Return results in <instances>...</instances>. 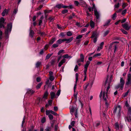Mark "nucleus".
Masks as SVG:
<instances>
[{
	"instance_id": "1",
	"label": "nucleus",
	"mask_w": 131,
	"mask_h": 131,
	"mask_svg": "<svg viewBox=\"0 0 131 131\" xmlns=\"http://www.w3.org/2000/svg\"><path fill=\"white\" fill-rule=\"evenodd\" d=\"M103 95V98L105 101V105L106 106L107 108L108 107L109 104V103L110 102V98H109L108 96H107V94Z\"/></svg>"
},
{
	"instance_id": "2",
	"label": "nucleus",
	"mask_w": 131,
	"mask_h": 131,
	"mask_svg": "<svg viewBox=\"0 0 131 131\" xmlns=\"http://www.w3.org/2000/svg\"><path fill=\"white\" fill-rule=\"evenodd\" d=\"M124 84L125 81L123 80V78H121L120 83L117 86H116V88L118 89L120 87L121 88V90H122L123 88V86Z\"/></svg>"
},
{
	"instance_id": "3",
	"label": "nucleus",
	"mask_w": 131,
	"mask_h": 131,
	"mask_svg": "<svg viewBox=\"0 0 131 131\" xmlns=\"http://www.w3.org/2000/svg\"><path fill=\"white\" fill-rule=\"evenodd\" d=\"M12 24L10 23L7 25V29L5 30V34L6 35H7L9 32H10L12 30Z\"/></svg>"
},
{
	"instance_id": "4",
	"label": "nucleus",
	"mask_w": 131,
	"mask_h": 131,
	"mask_svg": "<svg viewBox=\"0 0 131 131\" xmlns=\"http://www.w3.org/2000/svg\"><path fill=\"white\" fill-rule=\"evenodd\" d=\"M108 76L107 75V79L106 81L105 82V86L108 85L107 87V88L109 89L110 87V83L111 81V78H110V80H108Z\"/></svg>"
},
{
	"instance_id": "5",
	"label": "nucleus",
	"mask_w": 131,
	"mask_h": 131,
	"mask_svg": "<svg viewBox=\"0 0 131 131\" xmlns=\"http://www.w3.org/2000/svg\"><path fill=\"white\" fill-rule=\"evenodd\" d=\"M122 26L124 29L127 30H128L130 28V27L128 26L129 23L128 22H126L124 24H122Z\"/></svg>"
},
{
	"instance_id": "6",
	"label": "nucleus",
	"mask_w": 131,
	"mask_h": 131,
	"mask_svg": "<svg viewBox=\"0 0 131 131\" xmlns=\"http://www.w3.org/2000/svg\"><path fill=\"white\" fill-rule=\"evenodd\" d=\"M80 58L77 60V63H79L81 62H83L84 61V57L82 54H81L80 55Z\"/></svg>"
},
{
	"instance_id": "7",
	"label": "nucleus",
	"mask_w": 131,
	"mask_h": 131,
	"mask_svg": "<svg viewBox=\"0 0 131 131\" xmlns=\"http://www.w3.org/2000/svg\"><path fill=\"white\" fill-rule=\"evenodd\" d=\"M78 77H79V74L78 73H76L75 74V78H76V80H75V82L76 83L74 85V92H75V89L76 88L77 86V82L78 81Z\"/></svg>"
},
{
	"instance_id": "8",
	"label": "nucleus",
	"mask_w": 131,
	"mask_h": 131,
	"mask_svg": "<svg viewBox=\"0 0 131 131\" xmlns=\"http://www.w3.org/2000/svg\"><path fill=\"white\" fill-rule=\"evenodd\" d=\"M121 106L120 105H118V107H116L114 108V113H115L116 111L118 109V112L119 113L121 110Z\"/></svg>"
},
{
	"instance_id": "9",
	"label": "nucleus",
	"mask_w": 131,
	"mask_h": 131,
	"mask_svg": "<svg viewBox=\"0 0 131 131\" xmlns=\"http://www.w3.org/2000/svg\"><path fill=\"white\" fill-rule=\"evenodd\" d=\"M35 92V91L31 89H27V94L31 95L33 94Z\"/></svg>"
},
{
	"instance_id": "10",
	"label": "nucleus",
	"mask_w": 131,
	"mask_h": 131,
	"mask_svg": "<svg viewBox=\"0 0 131 131\" xmlns=\"http://www.w3.org/2000/svg\"><path fill=\"white\" fill-rule=\"evenodd\" d=\"M73 38V37H71L69 39H63V41H66V43H68L72 41Z\"/></svg>"
},
{
	"instance_id": "11",
	"label": "nucleus",
	"mask_w": 131,
	"mask_h": 131,
	"mask_svg": "<svg viewBox=\"0 0 131 131\" xmlns=\"http://www.w3.org/2000/svg\"><path fill=\"white\" fill-rule=\"evenodd\" d=\"M94 14L97 19H98L99 18L100 15L99 13L97 12L96 9H94Z\"/></svg>"
},
{
	"instance_id": "12",
	"label": "nucleus",
	"mask_w": 131,
	"mask_h": 131,
	"mask_svg": "<svg viewBox=\"0 0 131 131\" xmlns=\"http://www.w3.org/2000/svg\"><path fill=\"white\" fill-rule=\"evenodd\" d=\"M8 10L6 9H5L3 11L2 14V16H4L6 15H7L8 12Z\"/></svg>"
},
{
	"instance_id": "13",
	"label": "nucleus",
	"mask_w": 131,
	"mask_h": 131,
	"mask_svg": "<svg viewBox=\"0 0 131 131\" xmlns=\"http://www.w3.org/2000/svg\"><path fill=\"white\" fill-rule=\"evenodd\" d=\"M66 61V59L64 58L58 64V66L60 67Z\"/></svg>"
},
{
	"instance_id": "14",
	"label": "nucleus",
	"mask_w": 131,
	"mask_h": 131,
	"mask_svg": "<svg viewBox=\"0 0 131 131\" xmlns=\"http://www.w3.org/2000/svg\"><path fill=\"white\" fill-rule=\"evenodd\" d=\"M48 93L47 91H45L44 94L43 99H47V97L48 96Z\"/></svg>"
},
{
	"instance_id": "15",
	"label": "nucleus",
	"mask_w": 131,
	"mask_h": 131,
	"mask_svg": "<svg viewBox=\"0 0 131 131\" xmlns=\"http://www.w3.org/2000/svg\"><path fill=\"white\" fill-rule=\"evenodd\" d=\"M34 34V31L32 30H30L29 33V36L31 38L33 37V35Z\"/></svg>"
},
{
	"instance_id": "16",
	"label": "nucleus",
	"mask_w": 131,
	"mask_h": 131,
	"mask_svg": "<svg viewBox=\"0 0 131 131\" xmlns=\"http://www.w3.org/2000/svg\"><path fill=\"white\" fill-rule=\"evenodd\" d=\"M75 109H76L75 108L73 107H72L70 109V111L71 113V114L72 115L73 114V113L74 112V111H75Z\"/></svg>"
},
{
	"instance_id": "17",
	"label": "nucleus",
	"mask_w": 131,
	"mask_h": 131,
	"mask_svg": "<svg viewBox=\"0 0 131 131\" xmlns=\"http://www.w3.org/2000/svg\"><path fill=\"white\" fill-rule=\"evenodd\" d=\"M97 31H95L94 32H93V33L91 37V38H93L95 37V38H96V37H97Z\"/></svg>"
},
{
	"instance_id": "18",
	"label": "nucleus",
	"mask_w": 131,
	"mask_h": 131,
	"mask_svg": "<svg viewBox=\"0 0 131 131\" xmlns=\"http://www.w3.org/2000/svg\"><path fill=\"white\" fill-rule=\"evenodd\" d=\"M50 95L51 96V99H52L55 96V93L53 92H52L50 93Z\"/></svg>"
},
{
	"instance_id": "19",
	"label": "nucleus",
	"mask_w": 131,
	"mask_h": 131,
	"mask_svg": "<svg viewBox=\"0 0 131 131\" xmlns=\"http://www.w3.org/2000/svg\"><path fill=\"white\" fill-rule=\"evenodd\" d=\"M44 18L43 16H42L40 18V19L39 20V21L38 24V25L39 26H40L41 24H42V20Z\"/></svg>"
},
{
	"instance_id": "20",
	"label": "nucleus",
	"mask_w": 131,
	"mask_h": 131,
	"mask_svg": "<svg viewBox=\"0 0 131 131\" xmlns=\"http://www.w3.org/2000/svg\"><path fill=\"white\" fill-rule=\"evenodd\" d=\"M115 128L116 129V130H118L119 129V126L118 123H116L115 124Z\"/></svg>"
},
{
	"instance_id": "21",
	"label": "nucleus",
	"mask_w": 131,
	"mask_h": 131,
	"mask_svg": "<svg viewBox=\"0 0 131 131\" xmlns=\"http://www.w3.org/2000/svg\"><path fill=\"white\" fill-rule=\"evenodd\" d=\"M63 40V39H59L57 41V42L59 45L62 43L63 42H64Z\"/></svg>"
},
{
	"instance_id": "22",
	"label": "nucleus",
	"mask_w": 131,
	"mask_h": 131,
	"mask_svg": "<svg viewBox=\"0 0 131 131\" xmlns=\"http://www.w3.org/2000/svg\"><path fill=\"white\" fill-rule=\"evenodd\" d=\"M63 57L64 58H72V57L70 56H69L68 54H66L63 55Z\"/></svg>"
},
{
	"instance_id": "23",
	"label": "nucleus",
	"mask_w": 131,
	"mask_h": 131,
	"mask_svg": "<svg viewBox=\"0 0 131 131\" xmlns=\"http://www.w3.org/2000/svg\"><path fill=\"white\" fill-rule=\"evenodd\" d=\"M90 25L92 28H93L94 27V24L93 21L92 20H91L90 22Z\"/></svg>"
},
{
	"instance_id": "24",
	"label": "nucleus",
	"mask_w": 131,
	"mask_h": 131,
	"mask_svg": "<svg viewBox=\"0 0 131 131\" xmlns=\"http://www.w3.org/2000/svg\"><path fill=\"white\" fill-rule=\"evenodd\" d=\"M56 39L54 38L51 39L49 41V45H51L56 41Z\"/></svg>"
},
{
	"instance_id": "25",
	"label": "nucleus",
	"mask_w": 131,
	"mask_h": 131,
	"mask_svg": "<svg viewBox=\"0 0 131 131\" xmlns=\"http://www.w3.org/2000/svg\"><path fill=\"white\" fill-rule=\"evenodd\" d=\"M128 112L127 114L128 115H131V107H129L127 108Z\"/></svg>"
},
{
	"instance_id": "26",
	"label": "nucleus",
	"mask_w": 131,
	"mask_h": 131,
	"mask_svg": "<svg viewBox=\"0 0 131 131\" xmlns=\"http://www.w3.org/2000/svg\"><path fill=\"white\" fill-rule=\"evenodd\" d=\"M52 54L53 53H51L48 54H47L46 56L45 60H46L49 59L52 56Z\"/></svg>"
},
{
	"instance_id": "27",
	"label": "nucleus",
	"mask_w": 131,
	"mask_h": 131,
	"mask_svg": "<svg viewBox=\"0 0 131 131\" xmlns=\"http://www.w3.org/2000/svg\"><path fill=\"white\" fill-rule=\"evenodd\" d=\"M41 64V63L39 61L37 62L36 64V67L37 68L39 67Z\"/></svg>"
},
{
	"instance_id": "28",
	"label": "nucleus",
	"mask_w": 131,
	"mask_h": 131,
	"mask_svg": "<svg viewBox=\"0 0 131 131\" xmlns=\"http://www.w3.org/2000/svg\"><path fill=\"white\" fill-rule=\"evenodd\" d=\"M111 21V20L110 19L108 20L103 25V26H105L108 25L110 23Z\"/></svg>"
},
{
	"instance_id": "29",
	"label": "nucleus",
	"mask_w": 131,
	"mask_h": 131,
	"mask_svg": "<svg viewBox=\"0 0 131 131\" xmlns=\"http://www.w3.org/2000/svg\"><path fill=\"white\" fill-rule=\"evenodd\" d=\"M129 91V90H128L126 92L124 93L123 95V97H125L126 96L128 95Z\"/></svg>"
},
{
	"instance_id": "30",
	"label": "nucleus",
	"mask_w": 131,
	"mask_h": 131,
	"mask_svg": "<svg viewBox=\"0 0 131 131\" xmlns=\"http://www.w3.org/2000/svg\"><path fill=\"white\" fill-rule=\"evenodd\" d=\"M62 4H60L57 5L56 6V7L59 9L62 8Z\"/></svg>"
},
{
	"instance_id": "31",
	"label": "nucleus",
	"mask_w": 131,
	"mask_h": 131,
	"mask_svg": "<svg viewBox=\"0 0 131 131\" xmlns=\"http://www.w3.org/2000/svg\"><path fill=\"white\" fill-rule=\"evenodd\" d=\"M64 50L62 49L59 51V52L58 53V55H60L62 53H64Z\"/></svg>"
},
{
	"instance_id": "32",
	"label": "nucleus",
	"mask_w": 131,
	"mask_h": 131,
	"mask_svg": "<svg viewBox=\"0 0 131 131\" xmlns=\"http://www.w3.org/2000/svg\"><path fill=\"white\" fill-rule=\"evenodd\" d=\"M90 63V62L89 61H87L86 63V64L85 65L84 67L88 68V66Z\"/></svg>"
},
{
	"instance_id": "33",
	"label": "nucleus",
	"mask_w": 131,
	"mask_h": 131,
	"mask_svg": "<svg viewBox=\"0 0 131 131\" xmlns=\"http://www.w3.org/2000/svg\"><path fill=\"white\" fill-rule=\"evenodd\" d=\"M42 83H40L36 86V88L37 89H38L40 88V87L41 85H42Z\"/></svg>"
},
{
	"instance_id": "34",
	"label": "nucleus",
	"mask_w": 131,
	"mask_h": 131,
	"mask_svg": "<svg viewBox=\"0 0 131 131\" xmlns=\"http://www.w3.org/2000/svg\"><path fill=\"white\" fill-rule=\"evenodd\" d=\"M85 86H84V87H83V88H84V90H86L88 86V85H89V83H86V84H85Z\"/></svg>"
},
{
	"instance_id": "35",
	"label": "nucleus",
	"mask_w": 131,
	"mask_h": 131,
	"mask_svg": "<svg viewBox=\"0 0 131 131\" xmlns=\"http://www.w3.org/2000/svg\"><path fill=\"white\" fill-rule=\"evenodd\" d=\"M116 13H114L112 16V18L113 20H115L116 17Z\"/></svg>"
},
{
	"instance_id": "36",
	"label": "nucleus",
	"mask_w": 131,
	"mask_h": 131,
	"mask_svg": "<svg viewBox=\"0 0 131 131\" xmlns=\"http://www.w3.org/2000/svg\"><path fill=\"white\" fill-rule=\"evenodd\" d=\"M131 80L130 79H127V81L126 82V84L127 85H129L131 83Z\"/></svg>"
},
{
	"instance_id": "37",
	"label": "nucleus",
	"mask_w": 131,
	"mask_h": 131,
	"mask_svg": "<svg viewBox=\"0 0 131 131\" xmlns=\"http://www.w3.org/2000/svg\"><path fill=\"white\" fill-rule=\"evenodd\" d=\"M109 90V89L107 88L106 91H104V92L103 93V95H104L105 94V95L106 96L105 94H107V96H108L107 93H108V91Z\"/></svg>"
},
{
	"instance_id": "38",
	"label": "nucleus",
	"mask_w": 131,
	"mask_h": 131,
	"mask_svg": "<svg viewBox=\"0 0 131 131\" xmlns=\"http://www.w3.org/2000/svg\"><path fill=\"white\" fill-rule=\"evenodd\" d=\"M46 121V119L45 117H43L41 119V122L43 123H44Z\"/></svg>"
},
{
	"instance_id": "39",
	"label": "nucleus",
	"mask_w": 131,
	"mask_h": 131,
	"mask_svg": "<svg viewBox=\"0 0 131 131\" xmlns=\"http://www.w3.org/2000/svg\"><path fill=\"white\" fill-rule=\"evenodd\" d=\"M43 6L42 5H40L38 7L36 8L35 9L36 10H40L42 7Z\"/></svg>"
},
{
	"instance_id": "40",
	"label": "nucleus",
	"mask_w": 131,
	"mask_h": 131,
	"mask_svg": "<svg viewBox=\"0 0 131 131\" xmlns=\"http://www.w3.org/2000/svg\"><path fill=\"white\" fill-rule=\"evenodd\" d=\"M59 46L58 44L57 43H54L53 45L52 46V47H53L54 48H56V47H57Z\"/></svg>"
},
{
	"instance_id": "41",
	"label": "nucleus",
	"mask_w": 131,
	"mask_h": 131,
	"mask_svg": "<svg viewBox=\"0 0 131 131\" xmlns=\"http://www.w3.org/2000/svg\"><path fill=\"white\" fill-rule=\"evenodd\" d=\"M121 31L123 33L127 35L128 34L127 32L124 29H121Z\"/></svg>"
},
{
	"instance_id": "42",
	"label": "nucleus",
	"mask_w": 131,
	"mask_h": 131,
	"mask_svg": "<svg viewBox=\"0 0 131 131\" xmlns=\"http://www.w3.org/2000/svg\"><path fill=\"white\" fill-rule=\"evenodd\" d=\"M77 111H78V109H75V113L74 114V115L75 116V117L77 118L78 116V113H77Z\"/></svg>"
},
{
	"instance_id": "43",
	"label": "nucleus",
	"mask_w": 131,
	"mask_h": 131,
	"mask_svg": "<svg viewBox=\"0 0 131 131\" xmlns=\"http://www.w3.org/2000/svg\"><path fill=\"white\" fill-rule=\"evenodd\" d=\"M55 63V60H52L50 62V63L51 65H54Z\"/></svg>"
},
{
	"instance_id": "44",
	"label": "nucleus",
	"mask_w": 131,
	"mask_h": 131,
	"mask_svg": "<svg viewBox=\"0 0 131 131\" xmlns=\"http://www.w3.org/2000/svg\"><path fill=\"white\" fill-rule=\"evenodd\" d=\"M5 20L3 17H2L0 19V23H4Z\"/></svg>"
},
{
	"instance_id": "45",
	"label": "nucleus",
	"mask_w": 131,
	"mask_h": 131,
	"mask_svg": "<svg viewBox=\"0 0 131 131\" xmlns=\"http://www.w3.org/2000/svg\"><path fill=\"white\" fill-rule=\"evenodd\" d=\"M109 32V31L108 30H106L104 33V36L105 37L106 36Z\"/></svg>"
},
{
	"instance_id": "46",
	"label": "nucleus",
	"mask_w": 131,
	"mask_h": 131,
	"mask_svg": "<svg viewBox=\"0 0 131 131\" xmlns=\"http://www.w3.org/2000/svg\"><path fill=\"white\" fill-rule=\"evenodd\" d=\"M51 110H47L46 111V115H49V114L51 113Z\"/></svg>"
},
{
	"instance_id": "47",
	"label": "nucleus",
	"mask_w": 131,
	"mask_h": 131,
	"mask_svg": "<svg viewBox=\"0 0 131 131\" xmlns=\"http://www.w3.org/2000/svg\"><path fill=\"white\" fill-rule=\"evenodd\" d=\"M4 24V23H0V28H5Z\"/></svg>"
},
{
	"instance_id": "48",
	"label": "nucleus",
	"mask_w": 131,
	"mask_h": 131,
	"mask_svg": "<svg viewBox=\"0 0 131 131\" xmlns=\"http://www.w3.org/2000/svg\"><path fill=\"white\" fill-rule=\"evenodd\" d=\"M84 75H86V72L87 71L88 68L84 67Z\"/></svg>"
},
{
	"instance_id": "49",
	"label": "nucleus",
	"mask_w": 131,
	"mask_h": 131,
	"mask_svg": "<svg viewBox=\"0 0 131 131\" xmlns=\"http://www.w3.org/2000/svg\"><path fill=\"white\" fill-rule=\"evenodd\" d=\"M48 117L50 120H52L53 118V116L51 114H49L48 115Z\"/></svg>"
},
{
	"instance_id": "50",
	"label": "nucleus",
	"mask_w": 131,
	"mask_h": 131,
	"mask_svg": "<svg viewBox=\"0 0 131 131\" xmlns=\"http://www.w3.org/2000/svg\"><path fill=\"white\" fill-rule=\"evenodd\" d=\"M72 33L70 31H68L67 32V35L68 36H70L72 35Z\"/></svg>"
},
{
	"instance_id": "51",
	"label": "nucleus",
	"mask_w": 131,
	"mask_h": 131,
	"mask_svg": "<svg viewBox=\"0 0 131 131\" xmlns=\"http://www.w3.org/2000/svg\"><path fill=\"white\" fill-rule=\"evenodd\" d=\"M119 6V3H118L117 4H115L114 5L115 8H118Z\"/></svg>"
},
{
	"instance_id": "52",
	"label": "nucleus",
	"mask_w": 131,
	"mask_h": 131,
	"mask_svg": "<svg viewBox=\"0 0 131 131\" xmlns=\"http://www.w3.org/2000/svg\"><path fill=\"white\" fill-rule=\"evenodd\" d=\"M82 36H83L82 35H79L76 37V39H80L82 37Z\"/></svg>"
},
{
	"instance_id": "53",
	"label": "nucleus",
	"mask_w": 131,
	"mask_h": 131,
	"mask_svg": "<svg viewBox=\"0 0 131 131\" xmlns=\"http://www.w3.org/2000/svg\"><path fill=\"white\" fill-rule=\"evenodd\" d=\"M51 11H52L51 10H45L44 11V12H45V13L46 14L47 13H49L50 12H51Z\"/></svg>"
},
{
	"instance_id": "54",
	"label": "nucleus",
	"mask_w": 131,
	"mask_h": 131,
	"mask_svg": "<svg viewBox=\"0 0 131 131\" xmlns=\"http://www.w3.org/2000/svg\"><path fill=\"white\" fill-rule=\"evenodd\" d=\"M114 52L115 53L117 49V45H115L114 46Z\"/></svg>"
},
{
	"instance_id": "55",
	"label": "nucleus",
	"mask_w": 131,
	"mask_h": 131,
	"mask_svg": "<svg viewBox=\"0 0 131 131\" xmlns=\"http://www.w3.org/2000/svg\"><path fill=\"white\" fill-rule=\"evenodd\" d=\"M68 12V10L67 9H64L63 10L62 13L63 14H64L67 13Z\"/></svg>"
},
{
	"instance_id": "56",
	"label": "nucleus",
	"mask_w": 131,
	"mask_h": 131,
	"mask_svg": "<svg viewBox=\"0 0 131 131\" xmlns=\"http://www.w3.org/2000/svg\"><path fill=\"white\" fill-rule=\"evenodd\" d=\"M74 3L77 6H78V5L80 4L78 2V1H74Z\"/></svg>"
},
{
	"instance_id": "57",
	"label": "nucleus",
	"mask_w": 131,
	"mask_h": 131,
	"mask_svg": "<svg viewBox=\"0 0 131 131\" xmlns=\"http://www.w3.org/2000/svg\"><path fill=\"white\" fill-rule=\"evenodd\" d=\"M50 80L51 81H53L54 79V78L53 76H50L49 77Z\"/></svg>"
},
{
	"instance_id": "58",
	"label": "nucleus",
	"mask_w": 131,
	"mask_h": 131,
	"mask_svg": "<svg viewBox=\"0 0 131 131\" xmlns=\"http://www.w3.org/2000/svg\"><path fill=\"white\" fill-rule=\"evenodd\" d=\"M78 67L77 65H76L74 68V70L75 72H77L78 71Z\"/></svg>"
},
{
	"instance_id": "59",
	"label": "nucleus",
	"mask_w": 131,
	"mask_h": 131,
	"mask_svg": "<svg viewBox=\"0 0 131 131\" xmlns=\"http://www.w3.org/2000/svg\"><path fill=\"white\" fill-rule=\"evenodd\" d=\"M87 30V28H84L82 29L81 31V33H83L85 32Z\"/></svg>"
},
{
	"instance_id": "60",
	"label": "nucleus",
	"mask_w": 131,
	"mask_h": 131,
	"mask_svg": "<svg viewBox=\"0 0 131 131\" xmlns=\"http://www.w3.org/2000/svg\"><path fill=\"white\" fill-rule=\"evenodd\" d=\"M125 105L126 107H128V108L129 107V105L128 104L127 101H126L125 103Z\"/></svg>"
},
{
	"instance_id": "61",
	"label": "nucleus",
	"mask_w": 131,
	"mask_h": 131,
	"mask_svg": "<svg viewBox=\"0 0 131 131\" xmlns=\"http://www.w3.org/2000/svg\"><path fill=\"white\" fill-rule=\"evenodd\" d=\"M101 55V53H97L96 54H95L93 56V57H97L98 56H100Z\"/></svg>"
},
{
	"instance_id": "62",
	"label": "nucleus",
	"mask_w": 131,
	"mask_h": 131,
	"mask_svg": "<svg viewBox=\"0 0 131 131\" xmlns=\"http://www.w3.org/2000/svg\"><path fill=\"white\" fill-rule=\"evenodd\" d=\"M54 18L52 17H50L49 19L51 22H52L54 20Z\"/></svg>"
},
{
	"instance_id": "63",
	"label": "nucleus",
	"mask_w": 131,
	"mask_h": 131,
	"mask_svg": "<svg viewBox=\"0 0 131 131\" xmlns=\"http://www.w3.org/2000/svg\"><path fill=\"white\" fill-rule=\"evenodd\" d=\"M51 113L55 115H57V114L56 113L51 110Z\"/></svg>"
},
{
	"instance_id": "64",
	"label": "nucleus",
	"mask_w": 131,
	"mask_h": 131,
	"mask_svg": "<svg viewBox=\"0 0 131 131\" xmlns=\"http://www.w3.org/2000/svg\"><path fill=\"white\" fill-rule=\"evenodd\" d=\"M127 12V10L126 9H124L123 10L122 12V14L123 15H124Z\"/></svg>"
}]
</instances>
